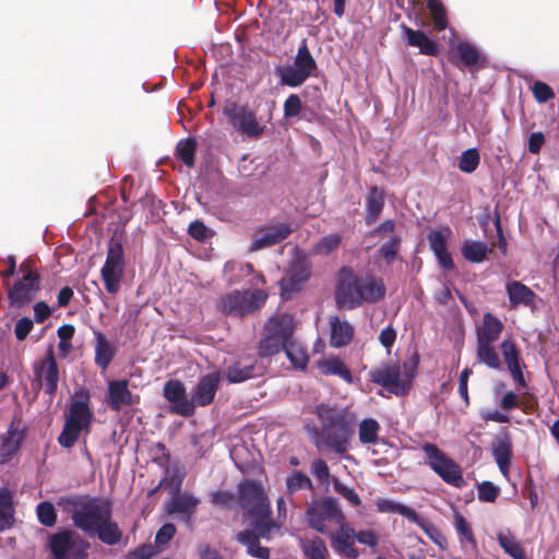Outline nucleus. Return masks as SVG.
I'll return each mask as SVG.
<instances>
[{
    "label": "nucleus",
    "instance_id": "obj_1",
    "mask_svg": "<svg viewBox=\"0 0 559 559\" xmlns=\"http://www.w3.org/2000/svg\"><path fill=\"white\" fill-rule=\"evenodd\" d=\"M313 414L320 423V427L308 429L314 445L344 455L355 433L356 414L349 407L324 402L316 405Z\"/></svg>",
    "mask_w": 559,
    "mask_h": 559
},
{
    "label": "nucleus",
    "instance_id": "obj_2",
    "mask_svg": "<svg viewBox=\"0 0 559 559\" xmlns=\"http://www.w3.org/2000/svg\"><path fill=\"white\" fill-rule=\"evenodd\" d=\"M57 506L71 515L76 528L88 535H94L104 520L112 518L111 500L87 493L62 496L57 500Z\"/></svg>",
    "mask_w": 559,
    "mask_h": 559
},
{
    "label": "nucleus",
    "instance_id": "obj_3",
    "mask_svg": "<svg viewBox=\"0 0 559 559\" xmlns=\"http://www.w3.org/2000/svg\"><path fill=\"white\" fill-rule=\"evenodd\" d=\"M419 357L415 354L407 362L388 361L368 372V380L384 388L396 396H403L409 391L417 374Z\"/></svg>",
    "mask_w": 559,
    "mask_h": 559
},
{
    "label": "nucleus",
    "instance_id": "obj_4",
    "mask_svg": "<svg viewBox=\"0 0 559 559\" xmlns=\"http://www.w3.org/2000/svg\"><path fill=\"white\" fill-rule=\"evenodd\" d=\"M21 277L13 285L4 282L8 299L12 307L22 308L31 304L41 286V275L34 259L24 260L19 266Z\"/></svg>",
    "mask_w": 559,
    "mask_h": 559
},
{
    "label": "nucleus",
    "instance_id": "obj_5",
    "mask_svg": "<svg viewBox=\"0 0 559 559\" xmlns=\"http://www.w3.org/2000/svg\"><path fill=\"white\" fill-rule=\"evenodd\" d=\"M237 493L238 503L251 523L274 522L269 498L261 484L245 479L238 484Z\"/></svg>",
    "mask_w": 559,
    "mask_h": 559
},
{
    "label": "nucleus",
    "instance_id": "obj_6",
    "mask_svg": "<svg viewBox=\"0 0 559 559\" xmlns=\"http://www.w3.org/2000/svg\"><path fill=\"white\" fill-rule=\"evenodd\" d=\"M221 372L214 371L202 376L191 391L189 402L182 403L179 412L182 417L194 415L197 407L211 405L221 386Z\"/></svg>",
    "mask_w": 559,
    "mask_h": 559
},
{
    "label": "nucleus",
    "instance_id": "obj_7",
    "mask_svg": "<svg viewBox=\"0 0 559 559\" xmlns=\"http://www.w3.org/2000/svg\"><path fill=\"white\" fill-rule=\"evenodd\" d=\"M421 449L426 454L427 464L443 481L457 488L465 485L460 465L447 456L436 444L426 442Z\"/></svg>",
    "mask_w": 559,
    "mask_h": 559
},
{
    "label": "nucleus",
    "instance_id": "obj_8",
    "mask_svg": "<svg viewBox=\"0 0 559 559\" xmlns=\"http://www.w3.org/2000/svg\"><path fill=\"white\" fill-rule=\"evenodd\" d=\"M124 266L122 242L118 237L112 236L108 242L106 261L100 270L107 293L115 295L119 292Z\"/></svg>",
    "mask_w": 559,
    "mask_h": 559
},
{
    "label": "nucleus",
    "instance_id": "obj_9",
    "mask_svg": "<svg viewBox=\"0 0 559 559\" xmlns=\"http://www.w3.org/2000/svg\"><path fill=\"white\" fill-rule=\"evenodd\" d=\"M317 68V62L308 48L307 40L304 39L297 50L294 66L278 69L281 83L290 87L300 86L312 75Z\"/></svg>",
    "mask_w": 559,
    "mask_h": 559
},
{
    "label": "nucleus",
    "instance_id": "obj_10",
    "mask_svg": "<svg viewBox=\"0 0 559 559\" xmlns=\"http://www.w3.org/2000/svg\"><path fill=\"white\" fill-rule=\"evenodd\" d=\"M335 301L340 308L349 310L362 305L361 277L349 267H343L340 272Z\"/></svg>",
    "mask_w": 559,
    "mask_h": 559
},
{
    "label": "nucleus",
    "instance_id": "obj_11",
    "mask_svg": "<svg viewBox=\"0 0 559 559\" xmlns=\"http://www.w3.org/2000/svg\"><path fill=\"white\" fill-rule=\"evenodd\" d=\"M88 545L72 531H61L52 534L49 548L52 559H85Z\"/></svg>",
    "mask_w": 559,
    "mask_h": 559
},
{
    "label": "nucleus",
    "instance_id": "obj_12",
    "mask_svg": "<svg viewBox=\"0 0 559 559\" xmlns=\"http://www.w3.org/2000/svg\"><path fill=\"white\" fill-rule=\"evenodd\" d=\"M223 114L230 124L243 135L257 139L264 132V126L259 123L255 112L247 106L228 102L223 109Z\"/></svg>",
    "mask_w": 559,
    "mask_h": 559
},
{
    "label": "nucleus",
    "instance_id": "obj_13",
    "mask_svg": "<svg viewBox=\"0 0 559 559\" xmlns=\"http://www.w3.org/2000/svg\"><path fill=\"white\" fill-rule=\"evenodd\" d=\"M264 301L265 295L261 290H234L221 298V307L228 316L245 317L257 310Z\"/></svg>",
    "mask_w": 559,
    "mask_h": 559
},
{
    "label": "nucleus",
    "instance_id": "obj_14",
    "mask_svg": "<svg viewBox=\"0 0 559 559\" xmlns=\"http://www.w3.org/2000/svg\"><path fill=\"white\" fill-rule=\"evenodd\" d=\"M251 530L240 531L236 535L238 543L247 547V552L254 558L269 559L270 549L261 546L259 543L260 538L269 539L271 537L272 530L277 527L275 522L264 523H251Z\"/></svg>",
    "mask_w": 559,
    "mask_h": 559
},
{
    "label": "nucleus",
    "instance_id": "obj_15",
    "mask_svg": "<svg viewBox=\"0 0 559 559\" xmlns=\"http://www.w3.org/2000/svg\"><path fill=\"white\" fill-rule=\"evenodd\" d=\"M94 419V413L91 407V395L85 389L75 391L74 400L69 406L66 421L78 426L87 433Z\"/></svg>",
    "mask_w": 559,
    "mask_h": 559
},
{
    "label": "nucleus",
    "instance_id": "obj_16",
    "mask_svg": "<svg viewBox=\"0 0 559 559\" xmlns=\"http://www.w3.org/2000/svg\"><path fill=\"white\" fill-rule=\"evenodd\" d=\"M33 370L35 380L44 385L45 393L50 396L55 395L59 382V368L51 347L47 350L44 359L35 361Z\"/></svg>",
    "mask_w": 559,
    "mask_h": 559
},
{
    "label": "nucleus",
    "instance_id": "obj_17",
    "mask_svg": "<svg viewBox=\"0 0 559 559\" xmlns=\"http://www.w3.org/2000/svg\"><path fill=\"white\" fill-rule=\"evenodd\" d=\"M344 518L337 502L332 498L312 503L307 510L309 525L320 533L326 532V521Z\"/></svg>",
    "mask_w": 559,
    "mask_h": 559
},
{
    "label": "nucleus",
    "instance_id": "obj_18",
    "mask_svg": "<svg viewBox=\"0 0 559 559\" xmlns=\"http://www.w3.org/2000/svg\"><path fill=\"white\" fill-rule=\"evenodd\" d=\"M310 264L305 259L292 262L285 276L280 281L281 295L288 299L293 293L301 289V286L310 277Z\"/></svg>",
    "mask_w": 559,
    "mask_h": 559
},
{
    "label": "nucleus",
    "instance_id": "obj_19",
    "mask_svg": "<svg viewBox=\"0 0 559 559\" xmlns=\"http://www.w3.org/2000/svg\"><path fill=\"white\" fill-rule=\"evenodd\" d=\"M484 60L477 47L466 40L459 41L449 51V61L459 69L473 70Z\"/></svg>",
    "mask_w": 559,
    "mask_h": 559
},
{
    "label": "nucleus",
    "instance_id": "obj_20",
    "mask_svg": "<svg viewBox=\"0 0 559 559\" xmlns=\"http://www.w3.org/2000/svg\"><path fill=\"white\" fill-rule=\"evenodd\" d=\"M451 234L450 227L447 226L441 229L431 230L427 237L430 249L437 257L439 264L448 271H452L455 267L453 259L447 248V241Z\"/></svg>",
    "mask_w": 559,
    "mask_h": 559
},
{
    "label": "nucleus",
    "instance_id": "obj_21",
    "mask_svg": "<svg viewBox=\"0 0 559 559\" xmlns=\"http://www.w3.org/2000/svg\"><path fill=\"white\" fill-rule=\"evenodd\" d=\"M263 374L262 368L257 360L246 357L233 362L225 370V377L228 383H241Z\"/></svg>",
    "mask_w": 559,
    "mask_h": 559
},
{
    "label": "nucleus",
    "instance_id": "obj_22",
    "mask_svg": "<svg viewBox=\"0 0 559 559\" xmlns=\"http://www.w3.org/2000/svg\"><path fill=\"white\" fill-rule=\"evenodd\" d=\"M289 224L281 223L263 228L258 231L250 245V251H258L263 248L272 247L288 238L292 234Z\"/></svg>",
    "mask_w": 559,
    "mask_h": 559
},
{
    "label": "nucleus",
    "instance_id": "obj_23",
    "mask_svg": "<svg viewBox=\"0 0 559 559\" xmlns=\"http://www.w3.org/2000/svg\"><path fill=\"white\" fill-rule=\"evenodd\" d=\"M401 29L405 35V43L409 47H416L419 53L430 57H437L440 52L438 41L430 38L424 31L414 29L405 24L401 25Z\"/></svg>",
    "mask_w": 559,
    "mask_h": 559
},
{
    "label": "nucleus",
    "instance_id": "obj_24",
    "mask_svg": "<svg viewBox=\"0 0 559 559\" xmlns=\"http://www.w3.org/2000/svg\"><path fill=\"white\" fill-rule=\"evenodd\" d=\"M139 396L133 399L129 390V381L127 379L112 380L108 383V405L115 411L119 412L122 406L133 405L138 403Z\"/></svg>",
    "mask_w": 559,
    "mask_h": 559
},
{
    "label": "nucleus",
    "instance_id": "obj_25",
    "mask_svg": "<svg viewBox=\"0 0 559 559\" xmlns=\"http://www.w3.org/2000/svg\"><path fill=\"white\" fill-rule=\"evenodd\" d=\"M355 530L344 524L340 530L332 536V547L340 555L348 558L356 559L359 556V551L355 548Z\"/></svg>",
    "mask_w": 559,
    "mask_h": 559
},
{
    "label": "nucleus",
    "instance_id": "obj_26",
    "mask_svg": "<svg viewBox=\"0 0 559 559\" xmlns=\"http://www.w3.org/2000/svg\"><path fill=\"white\" fill-rule=\"evenodd\" d=\"M264 329L287 346L295 329L294 318L287 313L275 314L269 319Z\"/></svg>",
    "mask_w": 559,
    "mask_h": 559
},
{
    "label": "nucleus",
    "instance_id": "obj_27",
    "mask_svg": "<svg viewBox=\"0 0 559 559\" xmlns=\"http://www.w3.org/2000/svg\"><path fill=\"white\" fill-rule=\"evenodd\" d=\"M95 336V357L94 361L102 370H106L114 360L117 349L115 345L99 331H94Z\"/></svg>",
    "mask_w": 559,
    "mask_h": 559
},
{
    "label": "nucleus",
    "instance_id": "obj_28",
    "mask_svg": "<svg viewBox=\"0 0 559 559\" xmlns=\"http://www.w3.org/2000/svg\"><path fill=\"white\" fill-rule=\"evenodd\" d=\"M492 456L503 476L509 475L512 457V441L509 433L498 437L492 442Z\"/></svg>",
    "mask_w": 559,
    "mask_h": 559
},
{
    "label": "nucleus",
    "instance_id": "obj_29",
    "mask_svg": "<svg viewBox=\"0 0 559 559\" xmlns=\"http://www.w3.org/2000/svg\"><path fill=\"white\" fill-rule=\"evenodd\" d=\"M503 331V323L490 312H486L483 322L476 328V342L495 343Z\"/></svg>",
    "mask_w": 559,
    "mask_h": 559
},
{
    "label": "nucleus",
    "instance_id": "obj_30",
    "mask_svg": "<svg viewBox=\"0 0 559 559\" xmlns=\"http://www.w3.org/2000/svg\"><path fill=\"white\" fill-rule=\"evenodd\" d=\"M163 395L167 402L171 404L170 413L181 416L179 407L182 403L189 402L187 397L186 386L182 381L178 379H170L163 385Z\"/></svg>",
    "mask_w": 559,
    "mask_h": 559
},
{
    "label": "nucleus",
    "instance_id": "obj_31",
    "mask_svg": "<svg viewBox=\"0 0 559 559\" xmlns=\"http://www.w3.org/2000/svg\"><path fill=\"white\" fill-rule=\"evenodd\" d=\"M506 290L510 306L515 308L520 305L531 307L535 304L536 294L525 284L519 281L508 282Z\"/></svg>",
    "mask_w": 559,
    "mask_h": 559
},
{
    "label": "nucleus",
    "instance_id": "obj_32",
    "mask_svg": "<svg viewBox=\"0 0 559 559\" xmlns=\"http://www.w3.org/2000/svg\"><path fill=\"white\" fill-rule=\"evenodd\" d=\"M332 347L340 348L348 345L354 337V326L347 321H341L338 317L330 318Z\"/></svg>",
    "mask_w": 559,
    "mask_h": 559
},
{
    "label": "nucleus",
    "instance_id": "obj_33",
    "mask_svg": "<svg viewBox=\"0 0 559 559\" xmlns=\"http://www.w3.org/2000/svg\"><path fill=\"white\" fill-rule=\"evenodd\" d=\"M199 499L190 493H180L174 497L166 507L169 514L179 513L183 515L186 522H190L195 509L199 504Z\"/></svg>",
    "mask_w": 559,
    "mask_h": 559
},
{
    "label": "nucleus",
    "instance_id": "obj_34",
    "mask_svg": "<svg viewBox=\"0 0 559 559\" xmlns=\"http://www.w3.org/2000/svg\"><path fill=\"white\" fill-rule=\"evenodd\" d=\"M384 207V191L377 186H371L366 197L365 222L368 226L374 224Z\"/></svg>",
    "mask_w": 559,
    "mask_h": 559
},
{
    "label": "nucleus",
    "instance_id": "obj_35",
    "mask_svg": "<svg viewBox=\"0 0 559 559\" xmlns=\"http://www.w3.org/2000/svg\"><path fill=\"white\" fill-rule=\"evenodd\" d=\"M13 493L8 487H0V532L11 528L15 522Z\"/></svg>",
    "mask_w": 559,
    "mask_h": 559
},
{
    "label": "nucleus",
    "instance_id": "obj_36",
    "mask_svg": "<svg viewBox=\"0 0 559 559\" xmlns=\"http://www.w3.org/2000/svg\"><path fill=\"white\" fill-rule=\"evenodd\" d=\"M385 285L381 278L374 276L361 277L362 304H376L384 298Z\"/></svg>",
    "mask_w": 559,
    "mask_h": 559
},
{
    "label": "nucleus",
    "instance_id": "obj_37",
    "mask_svg": "<svg viewBox=\"0 0 559 559\" xmlns=\"http://www.w3.org/2000/svg\"><path fill=\"white\" fill-rule=\"evenodd\" d=\"M318 367L324 376H338L347 383L353 382L350 370L338 357L320 360Z\"/></svg>",
    "mask_w": 559,
    "mask_h": 559
},
{
    "label": "nucleus",
    "instance_id": "obj_38",
    "mask_svg": "<svg viewBox=\"0 0 559 559\" xmlns=\"http://www.w3.org/2000/svg\"><path fill=\"white\" fill-rule=\"evenodd\" d=\"M492 251L486 242L477 240L464 241L461 252L465 260L472 263H480L486 260L487 254Z\"/></svg>",
    "mask_w": 559,
    "mask_h": 559
},
{
    "label": "nucleus",
    "instance_id": "obj_39",
    "mask_svg": "<svg viewBox=\"0 0 559 559\" xmlns=\"http://www.w3.org/2000/svg\"><path fill=\"white\" fill-rule=\"evenodd\" d=\"M100 542L106 545H117L122 538V532L118 524L108 518L104 520L97 530L94 531Z\"/></svg>",
    "mask_w": 559,
    "mask_h": 559
},
{
    "label": "nucleus",
    "instance_id": "obj_40",
    "mask_svg": "<svg viewBox=\"0 0 559 559\" xmlns=\"http://www.w3.org/2000/svg\"><path fill=\"white\" fill-rule=\"evenodd\" d=\"M23 439L24 431L20 430L19 427L12 423L1 443L2 456L10 457L15 454L20 450Z\"/></svg>",
    "mask_w": 559,
    "mask_h": 559
},
{
    "label": "nucleus",
    "instance_id": "obj_41",
    "mask_svg": "<svg viewBox=\"0 0 559 559\" xmlns=\"http://www.w3.org/2000/svg\"><path fill=\"white\" fill-rule=\"evenodd\" d=\"M477 360L490 369H500L501 361L492 343L477 342Z\"/></svg>",
    "mask_w": 559,
    "mask_h": 559
},
{
    "label": "nucleus",
    "instance_id": "obj_42",
    "mask_svg": "<svg viewBox=\"0 0 559 559\" xmlns=\"http://www.w3.org/2000/svg\"><path fill=\"white\" fill-rule=\"evenodd\" d=\"M497 542L499 546L513 559H526L523 547L509 532L498 533Z\"/></svg>",
    "mask_w": 559,
    "mask_h": 559
},
{
    "label": "nucleus",
    "instance_id": "obj_43",
    "mask_svg": "<svg viewBox=\"0 0 559 559\" xmlns=\"http://www.w3.org/2000/svg\"><path fill=\"white\" fill-rule=\"evenodd\" d=\"M427 9L429 10L435 29L442 32L448 28V13L440 0H427Z\"/></svg>",
    "mask_w": 559,
    "mask_h": 559
},
{
    "label": "nucleus",
    "instance_id": "obj_44",
    "mask_svg": "<svg viewBox=\"0 0 559 559\" xmlns=\"http://www.w3.org/2000/svg\"><path fill=\"white\" fill-rule=\"evenodd\" d=\"M376 504L379 512L397 513L411 521H416L418 518V514L414 509L389 499H379Z\"/></svg>",
    "mask_w": 559,
    "mask_h": 559
},
{
    "label": "nucleus",
    "instance_id": "obj_45",
    "mask_svg": "<svg viewBox=\"0 0 559 559\" xmlns=\"http://www.w3.org/2000/svg\"><path fill=\"white\" fill-rule=\"evenodd\" d=\"M380 430L379 423L373 418H365L359 423V441L364 444H376Z\"/></svg>",
    "mask_w": 559,
    "mask_h": 559
},
{
    "label": "nucleus",
    "instance_id": "obj_46",
    "mask_svg": "<svg viewBox=\"0 0 559 559\" xmlns=\"http://www.w3.org/2000/svg\"><path fill=\"white\" fill-rule=\"evenodd\" d=\"M286 488L289 495H294L304 489L313 490V484L309 476L300 471H295L286 478Z\"/></svg>",
    "mask_w": 559,
    "mask_h": 559
},
{
    "label": "nucleus",
    "instance_id": "obj_47",
    "mask_svg": "<svg viewBox=\"0 0 559 559\" xmlns=\"http://www.w3.org/2000/svg\"><path fill=\"white\" fill-rule=\"evenodd\" d=\"M197 151V141L193 138H187L178 142L176 154L180 160L188 167L194 165V156Z\"/></svg>",
    "mask_w": 559,
    "mask_h": 559
},
{
    "label": "nucleus",
    "instance_id": "obj_48",
    "mask_svg": "<svg viewBox=\"0 0 559 559\" xmlns=\"http://www.w3.org/2000/svg\"><path fill=\"white\" fill-rule=\"evenodd\" d=\"M286 347L283 342L266 332V335L259 343L258 354L260 357H269L285 350Z\"/></svg>",
    "mask_w": 559,
    "mask_h": 559
},
{
    "label": "nucleus",
    "instance_id": "obj_49",
    "mask_svg": "<svg viewBox=\"0 0 559 559\" xmlns=\"http://www.w3.org/2000/svg\"><path fill=\"white\" fill-rule=\"evenodd\" d=\"M38 522L47 527H52L57 523V512L53 504L49 501H41L36 507Z\"/></svg>",
    "mask_w": 559,
    "mask_h": 559
},
{
    "label": "nucleus",
    "instance_id": "obj_50",
    "mask_svg": "<svg viewBox=\"0 0 559 559\" xmlns=\"http://www.w3.org/2000/svg\"><path fill=\"white\" fill-rule=\"evenodd\" d=\"M82 431H85V430L78 426H74V425H71V424L64 421L62 431L60 432V435L58 437V443L62 448L71 449L78 442Z\"/></svg>",
    "mask_w": 559,
    "mask_h": 559
},
{
    "label": "nucleus",
    "instance_id": "obj_51",
    "mask_svg": "<svg viewBox=\"0 0 559 559\" xmlns=\"http://www.w3.org/2000/svg\"><path fill=\"white\" fill-rule=\"evenodd\" d=\"M480 162L479 153L476 148L464 151L459 160V169L465 174L474 173Z\"/></svg>",
    "mask_w": 559,
    "mask_h": 559
},
{
    "label": "nucleus",
    "instance_id": "obj_52",
    "mask_svg": "<svg viewBox=\"0 0 559 559\" xmlns=\"http://www.w3.org/2000/svg\"><path fill=\"white\" fill-rule=\"evenodd\" d=\"M500 348L508 368L521 365L520 350L512 340H504Z\"/></svg>",
    "mask_w": 559,
    "mask_h": 559
},
{
    "label": "nucleus",
    "instance_id": "obj_53",
    "mask_svg": "<svg viewBox=\"0 0 559 559\" xmlns=\"http://www.w3.org/2000/svg\"><path fill=\"white\" fill-rule=\"evenodd\" d=\"M454 526L461 537V542L464 538L469 545L476 546V538L469 522L459 512L454 514Z\"/></svg>",
    "mask_w": 559,
    "mask_h": 559
},
{
    "label": "nucleus",
    "instance_id": "obj_54",
    "mask_svg": "<svg viewBox=\"0 0 559 559\" xmlns=\"http://www.w3.org/2000/svg\"><path fill=\"white\" fill-rule=\"evenodd\" d=\"M401 237L394 236L380 247L379 253L388 264L393 263L394 260L396 259L401 248Z\"/></svg>",
    "mask_w": 559,
    "mask_h": 559
},
{
    "label": "nucleus",
    "instance_id": "obj_55",
    "mask_svg": "<svg viewBox=\"0 0 559 559\" xmlns=\"http://www.w3.org/2000/svg\"><path fill=\"white\" fill-rule=\"evenodd\" d=\"M304 551L309 559H326L328 556L325 543L319 537L309 540L304 546Z\"/></svg>",
    "mask_w": 559,
    "mask_h": 559
},
{
    "label": "nucleus",
    "instance_id": "obj_56",
    "mask_svg": "<svg viewBox=\"0 0 559 559\" xmlns=\"http://www.w3.org/2000/svg\"><path fill=\"white\" fill-rule=\"evenodd\" d=\"M500 493V489L493 483L485 480L477 484V498L481 502H495Z\"/></svg>",
    "mask_w": 559,
    "mask_h": 559
},
{
    "label": "nucleus",
    "instance_id": "obj_57",
    "mask_svg": "<svg viewBox=\"0 0 559 559\" xmlns=\"http://www.w3.org/2000/svg\"><path fill=\"white\" fill-rule=\"evenodd\" d=\"M341 240L342 238L338 234L326 235L316 245V251L328 255L340 246Z\"/></svg>",
    "mask_w": 559,
    "mask_h": 559
},
{
    "label": "nucleus",
    "instance_id": "obj_58",
    "mask_svg": "<svg viewBox=\"0 0 559 559\" xmlns=\"http://www.w3.org/2000/svg\"><path fill=\"white\" fill-rule=\"evenodd\" d=\"M532 93L535 100L539 104H545L555 97V92L552 88L542 81H536L533 84Z\"/></svg>",
    "mask_w": 559,
    "mask_h": 559
},
{
    "label": "nucleus",
    "instance_id": "obj_59",
    "mask_svg": "<svg viewBox=\"0 0 559 559\" xmlns=\"http://www.w3.org/2000/svg\"><path fill=\"white\" fill-rule=\"evenodd\" d=\"M285 352H286L288 359L292 361V364L296 368H300V369L306 368L309 357L304 349L296 348L294 346H290V347L287 346Z\"/></svg>",
    "mask_w": 559,
    "mask_h": 559
},
{
    "label": "nucleus",
    "instance_id": "obj_60",
    "mask_svg": "<svg viewBox=\"0 0 559 559\" xmlns=\"http://www.w3.org/2000/svg\"><path fill=\"white\" fill-rule=\"evenodd\" d=\"M334 489L337 493H340L346 500H348L352 506L359 507L361 504V500L354 488H350L345 484L341 483L340 480L335 479Z\"/></svg>",
    "mask_w": 559,
    "mask_h": 559
},
{
    "label": "nucleus",
    "instance_id": "obj_61",
    "mask_svg": "<svg viewBox=\"0 0 559 559\" xmlns=\"http://www.w3.org/2000/svg\"><path fill=\"white\" fill-rule=\"evenodd\" d=\"M311 473L321 484H329L330 468L326 462L322 459H317L311 464Z\"/></svg>",
    "mask_w": 559,
    "mask_h": 559
},
{
    "label": "nucleus",
    "instance_id": "obj_62",
    "mask_svg": "<svg viewBox=\"0 0 559 559\" xmlns=\"http://www.w3.org/2000/svg\"><path fill=\"white\" fill-rule=\"evenodd\" d=\"M302 108L301 99L298 95H289L284 103V116L286 118L296 117L300 114Z\"/></svg>",
    "mask_w": 559,
    "mask_h": 559
},
{
    "label": "nucleus",
    "instance_id": "obj_63",
    "mask_svg": "<svg viewBox=\"0 0 559 559\" xmlns=\"http://www.w3.org/2000/svg\"><path fill=\"white\" fill-rule=\"evenodd\" d=\"M176 534V526L173 523L164 524L155 535L156 546H163L169 543Z\"/></svg>",
    "mask_w": 559,
    "mask_h": 559
},
{
    "label": "nucleus",
    "instance_id": "obj_64",
    "mask_svg": "<svg viewBox=\"0 0 559 559\" xmlns=\"http://www.w3.org/2000/svg\"><path fill=\"white\" fill-rule=\"evenodd\" d=\"M521 405L522 399L513 391L506 392L499 402V407L504 412H510Z\"/></svg>",
    "mask_w": 559,
    "mask_h": 559
}]
</instances>
